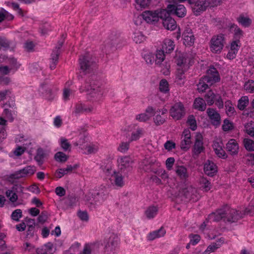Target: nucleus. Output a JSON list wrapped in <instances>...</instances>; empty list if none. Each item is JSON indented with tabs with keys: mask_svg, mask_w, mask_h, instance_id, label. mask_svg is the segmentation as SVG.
<instances>
[{
	"mask_svg": "<svg viewBox=\"0 0 254 254\" xmlns=\"http://www.w3.org/2000/svg\"><path fill=\"white\" fill-rule=\"evenodd\" d=\"M59 143L61 147L64 150H67L70 147V145L67 139L65 137H61L59 140Z\"/></svg>",
	"mask_w": 254,
	"mask_h": 254,
	"instance_id": "obj_62",
	"label": "nucleus"
},
{
	"mask_svg": "<svg viewBox=\"0 0 254 254\" xmlns=\"http://www.w3.org/2000/svg\"><path fill=\"white\" fill-rule=\"evenodd\" d=\"M230 30L234 34V38L230 42V47L228 53L226 55L227 59L232 60L237 56L241 45L240 39L243 35L242 31L237 25L231 24L230 25Z\"/></svg>",
	"mask_w": 254,
	"mask_h": 254,
	"instance_id": "obj_4",
	"label": "nucleus"
},
{
	"mask_svg": "<svg viewBox=\"0 0 254 254\" xmlns=\"http://www.w3.org/2000/svg\"><path fill=\"white\" fill-rule=\"evenodd\" d=\"M244 132L250 137H254V121H249L244 124Z\"/></svg>",
	"mask_w": 254,
	"mask_h": 254,
	"instance_id": "obj_34",
	"label": "nucleus"
},
{
	"mask_svg": "<svg viewBox=\"0 0 254 254\" xmlns=\"http://www.w3.org/2000/svg\"><path fill=\"white\" fill-rule=\"evenodd\" d=\"M132 38L136 44H141V43L144 42L146 40L145 35L143 34L141 31L139 30H135L134 31Z\"/></svg>",
	"mask_w": 254,
	"mask_h": 254,
	"instance_id": "obj_38",
	"label": "nucleus"
},
{
	"mask_svg": "<svg viewBox=\"0 0 254 254\" xmlns=\"http://www.w3.org/2000/svg\"><path fill=\"white\" fill-rule=\"evenodd\" d=\"M8 46V44L3 40H0V63L4 62L8 64L10 67L8 66H0V74L1 75H6L9 73H14L19 68L20 64L18 63L14 58L5 57L2 55Z\"/></svg>",
	"mask_w": 254,
	"mask_h": 254,
	"instance_id": "obj_3",
	"label": "nucleus"
},
{
	"mask_svg": "<svg viewBox=\"0 0 254 254\" xmlns=\"http://www.w3.org/2000/svg\"><path fill=\"white\" fill-rule=\"evenodd\" d=\"M243 162L248 166H254V154L249 153L243 157Z\"/></svg>",
	"mask_w": 254,
	"mask_h": 254,
	"instance_id": "obj_58",
	"label": "nucleus"
},
{
	"mask_svg": "<svg viewBox=\"0 0 254 254\" xmlns=\"http://www.w3.org/2000/svg\"><path fill=\"white\" fill-rule=\"evenodd\" d=\"M166 230L163 228H161L158 230L150 232L147 236V239L149 241H153L157 238L164 236L166 234Z\"/></svg>",
	"mask_w": 254,
	"mask_h": 254,
	"instance_id": "obj_36",
	"label": "nucleus"
},
{
	"mask_svg": "<svg viewBox=\"0 0 254 254\" xmlns=\"http://www.w3.org/2000/svg\"><path fill=\"white\" fill-rule=\"evenodd\" d=\"M6 122L5 120L0 117V143L6 136V133L4 127V126H5Z\"/></svg>",
	"mask_w": 254,
	"mask_h": 254,
	"instance_id": "obj_52",
	"label": "nucleus"
},
{
	"mask_svg": "<svg viewBox=\"0 0 254 254\" xmlns=\"http://www.w3.org/2000/svg\"><path fill=\"white\" fill-rule=\"evenodd\" d=\"M136 6L139 8H146L151 5L152 0H135Z\"/></svg>",
	"mask_w": 254,
	"mask_h": 254,
	"instance_id": "obj_51",
	"label": "nucleus"
},
{
	"mask_svg": "<svg viewBox=\"0 0 254 254\" xmlns=\"http://www.w3.org/2000/svg\"><path fill=\"white\" fill-rule=\"evenodd\" d=\"M93 107L89 106L86 107L84 104H78L75 106V112L76 113H82V112H90L92 111Z\"/></svg>",
	"mask_w": 254,
	"mask_h": 254,
	"instance_id": "obj_56",
	"label": "nucleus"
},
{
	"mask_svg": "<svg viewBox=\"0 0 254 254\" xmlns=\"http://www.w3.org/2000/svg\"><path fill=\"white\" fill-rule=\"evenodd\" d=\"M165 10L166 13L163 14L161 17V19L163 20V25L167 30L174 31L177 27V23L176 20L170 16L172 13L169 12L168 10V3Z\"/></svg>",
	"mask_w": 254,
	"mask_h": 254,
	"instance_id": "obj_14",
	"label": "nucleus"
},
{
	"mask_svg": "<svg viewBox=\"0 0 254 254\" xmlns=\"http://www.w3.org/2000/svg\"><path fill=\"white\" fill-rule=\"evenodd\" d=\"M68 158L67 155L62 152H58L55 154V159L57 162H64Z\"/></svg>",
	"mask_w": 254,
	"mask_h": 254,
	"instance_id": "obj_59",
	"label": "nucleus"
},
{
	"mask_svg": "<svg viewBox=\"0 0 254 254\" xmlns=\"http://www.w3.org/2000/svg\"><path fill=\"white\" fill-rule=\"evenodd\" d=\"M14 16L7 12V11L3 10V8L0 9V22L5 18L7 20H12Z\"/></svg>",
	"mask_w": 254,
	"mask_h": 254,
	"instance_id": "obj_61",
	"label": "nucleus"
},
{
	"mask_svg": "<svg viewBox=\"0 0 254 254\" xmlns=\"http://www.w3.org/2000/svg\"><path fill=\"white\" fill-rule=\"evenodd\" d=\"M223 0H192L190 6L193 13L195 15H200L203 11L205 10L208 6H215Z\"/></svg>",
	"mask_w": 254,
	"mask_h": 254,
	"instance_id": "obj_5",
	"label": "nucleus"
},
{
	"mask_svg": "<svg viewBox=\"0 0 254 254\" xmlns=\"http://www.w3.org/2000/svg\"><path fill=\"white\" fill-rule=\"evenodd\" d=\"M181 36L182 37V42L186 47L193 46L196 40V37L190 28L186 27L182 31V35L180 29L179 28L176 38L177 40H179Z\"/></svg>",
	"mask_w": 254,
	"mask_h": 254,
	"instance_id": "obj_7",
	"label": "nucleus"
},
{
	"mask_svg": "<svg viewBox=\"0 0 254 254\" xmlns=\"http://www.w3.org/2000/svg\"><path fill=\"white\" fill-rule=\"evenodd\" d=\"M154 166H160V163L157 162L156 160H153L151 161H148L147 160H144L142 162L141 167L142 170H144L147 172L149 171H152L155 174L159 175L162 179H167L168 178V175L165 170L160 168L158 170H155L154 169Z\"/></svg>",
	"mask_w": 254,
	"mask_h": 254,
	"instance_id": "obj_9",
	"label": "nucleus"
},
{
	"mask_svg": "<svg viewBox=\"0 0 254 254\" xmlns=\"http://www.w3.org/2000/svg\"><path fill=\"white\" fill-rule=\"evenodd\" d=\"M204 172L205 175L209 177L216 174L218 171V168L216 164L210 160H207L204 164Z\"/></svg>",
	"mask_w": 254,
	"mask_h": 254,
	"instance_id": "obj_24",
	"label": "nucleus"
},
{
	"mask_svg": "<svg viewBox=\"0 0 254 254\" xmlns=\"http://www.w3.org/2000/svg\"><path fill=\"white\" fill-rule=\"evenodd\" d=\"M222 243H223V241L220 239L219 242L217 243H213L207 247L206 250L204 252V254H209V253L215 252L219 247L221 246Z\"/></svg>",
	"mask_w": 254,
	"mask_h": 254,
	"instance_id": "obj_53",
	"label": "nucleus"
},
{
	"mask_svg": "<svg viewBox=\"0 0 254 254\" xmlns=\"http://www.w3.org/2000/svg\"><path fill=\"white\" fill-rule=\"evenodd\" d=\"M234 122L230 121L229 119H224L223 122L222 129L224 131H229L234 130L235 128Z\"/></svg>",
	"mask_w": 254,
	"mask_h": 254,
	"instance_id": "obj_47",
	"label": "nucleus"
},
{
	"mask_svg": "<svg viewBox=\"0 0 254 254\" xmlns=\"http://www.w3.org/2000/svg\"><path fill=\"white\" fill-rule=\"evenodd\" d=\"M206 78V75L202 77L197 84V90L199 93L204 92L208 88V85Z\"/></svg>",
	"mask_w": 254,
	"mask_h": 254,
	"instance_id": "obj_42",
	"label": "nucleus"
},
{
	"mask_svg": "<svg viewBox=\"0 0 254 254\" xmlns=\"http://www.w3.org/2000/svg\"><path fill=\"white\" fill-rule=\"evenodd\" d=\"M225 108L226 115H227L228 117H232V116L235 115V108H234L232 102L230 101V100H228L225 102Z\"/></svg>",
	"mask_w": 254,
	"mask_h": 254,
	"instance_id": "obj_39",
	"label": "nucleus"
},
{
	"mask_svg": "<svg viewBox=\"0 0 254 254\" xmlns=\"http://www.w3.org/2000/svg\"><path fill=\"white\" fill-rule=\"evenodd\" d=\"M165 60V55L161 48L160 50L156 51L155 55V64L157 65H160L162 62Z\"/></svg>",
	"mask_w": 254,
	"mask_h": 254,
	"instance_id": "obj_40",
	"label": "nucleus"
},
{
	"mask_svg": "<svg viewBox=\"0 0 254 254\" xmlns=\"http://www.w3.org/2000/svg\"><path fill=\"white\" fill-rule=\"evenodd\" d=\"M168 112L167 108H163L159 109L156 111H154L153 115H154L153 120L156 125L163 124L166 120V117L165 116Z\"/></svg>",
	"mask_w": 254,
	"mask_h": 254,
	"instance_id": "obj_23",
	"label": "nucleus"
},
{
	"mask_svg": "<svg viewBox=\"0 0 254 254\" xmlns=\"http://www.w3.org/2000/svg\"><path fill=\"white\" fill-rule=\"evenodd\" d=\"M120 239L117 235L115 234L110 235L105 246V249L107 254H112V253H114L118 247Z\"/></svg>",
	"mask_w": 254,
	"mask_h": 254,
	"instance_id": "obj_18",
	"label": "nucleus"
},
{
	"mask_svg": "<svg viewBox=\"0 0 254 254\" xmlns=\"http://www.w3.org/2000/svg\"><path fill=\"white\" fill-rule=\"evenodd\" d=\"M170 115L174 120L181 119L185 115V110L183 104L180 102L174 104L170 108Z\"/></svg>",
	"mask_w": 254,
	"mask_h": 254,
	"instance_id": "obj_15",
	"label": "nucleus"
},
{
	"mask_svg": "<svg viewBox=\"0 0 254 254\" xmlns=\"http://www.w3.org/2000/svg\"><path fill=\"white\" fill-rule=\"evenodd\" d=\"M178 195L180 196L184 195L187 198L191 199L192 201H197L199 197L195 189L189 185H186L185 188H181Z\"/></svg>",
	"mask_w": 254,
	"mask_h": 254,
	"instance_id": "obj_17",
	"label": "nucleus"
},
{
	"mask_svg": "<svg viewBox=\"0 0 254 254\" xmlns=\"http://www.w3.org/2000/svg\"><path fill=\"white\" fill-rule=\"evenodd\" d=\"M26 150V146H22L17 144V147L10 153V156L12 157H17L20 156Z\"/></svg>",
	"mask_w": 254,
	"mask_h": 254,
	"instance_id": "obj_43",
	"label": "nucleus"
},
{
	"mask_svg": "<svg viewBox=\"0 0 254 254\" xmlns=\"http://www.w3.org/2000/svg\"><path fill=\"white\" fill-rule=\"evenodd\" d=\"M159 91L163 93H168L170 88H169V84L166 79H162L159 82Z\"/></svg>",
	"mask_w": 254,
	"mask_h": 254,
	"instance_id": "obj_49",
	"label": "nucleus"
},
{
	"mask_svg": "<svg viewBox=\"0 0 254 254\" xmlns=\"http://www.w3.org/2000/svg\"><path fill=\"white\" fill-rule=\"evenodd\" d=\"M161 46L165 54H170L175 49V43L173 40L165 39L162 42Z\"/></svg>",
	"mask_w": 254,
	"mask_h": 254,
	"instance_id": "obj_28",
	"label": "nucleus"
},
{
	"mask_svg": "<svg viewBox=\"0 0 254 254\" xmlns=\"http://www.w3.org/2000/svg\"><path fill=\"white\" fill-rule=\"evenodd\" d=\"M36 171V167L35 166H27L21 170L16 171L8 177L10 182H13L15 179H21V178L30 177L35 174Z\"/></svg>",
	"mask_w": 254,
	"mask_h": 254,
	"instance_id": "obj_11",
	"label": "nucleus"
},
{
	"mask_svg": "<svg viewBox=\"0 0 254 254\" xmlns=\"http://www.w3.org/2000/svg\"><path fill=\"white\" fill-rule=\"evenodd\" d=\"M15 142L22 146H25V150L29 144H31V139L29 136L24 134H18L15 138Z\"/></svg>",
	"mask_w": 254,
	"mask_h": 254,
	"instance_id": "obj_31",
	"label": "nucleus"
},
{
	"mask_svg": "<svg viewBox=\"0 0 254 254\" xmlns=\"http://www.w3.org/2000/svg\"><path fill=\"white\" fill-rule=\"evenodd\" d=\"M158 212L157 206L151 205L147 207L145 211L144 215L147 219H152L156 216Z\"/></svg>",
	"mask_w": 254,
	"mask_h": 254,
	"instance_id": "obj_35",
	"label": "nucleus"
},
{
	"mask_svg": "<svg viewBox=\"0 0 254 254\" xmlns=\"http://www.w3.org/2000/svg\"><path fill=\"white\" fill-rule=\"evenodd\" d=\"M15 114V110L14 108V106H10L9 108H4L3 112V115L5 117L7 118L9 121H12L13 120V116Z\"/></svg>",
	"mask_w": 254,
	"mask_h": 254,
	"instance_id": "obj_41",
	"label": "nucleus"
},
{
	"mask_svg": "<svg viewBox=\"0 0 254 254\" xmlns=\"http://www.w3.org/2000/svg\"><path fill=\"white\" fill-rule=\"evenodd\" d=\"M212 148L217 157L221 159H226L228 155L223 148V143L221 139L214 140L212 144Z\"/></svg>",
	"mask_w": 254,
	"mask_h": 254,
	"instance_id": "obj_20",
	"label": "nucleus"
},
{
	"mask_svg": "<svg viewBox=\"0 0 254 254\" xmlns=\"http://www.w3.org/2000/svg\"><path fill=\"white\" fill-rule=\"evenodd\" d=\"M254 214V197L249 203V206L245 209L237 210L228 207L217 210L216 212L209 215L210 221H218L224 219L230 222H235L246 214Z\"/></svg>",
	"mask_w": 254,
	"mask_h": 254,
	"instance_id": "obj_1",
	"label": "nucleus"
},
{
	"mask_svg": "<svg viewBox=\"0 0 254 254\" xmlns=\"http://www.w3.org/2000/svg\"><path fill=\"white\" fill-rule=\"evenodd\" d=\"M249 104V97L244 95L240 97L237 103V108L241 111H244Z\"/></svg>",
	"mask_w": 254,
	"mask_h": 254,
	"instance_id": "obj_37",
	"label": "nucleus"
},
{
	"mask_svg": "<svg viewBox=\"0 0 254 254\" xmlns=\"http://www.w3.org/2000/svg\"><path fill=\"white\" fill-rule=\"evenodd\" d=\"M243 145L246 150L249 151H254V140L250 138H245L243 139Z\"/></svg>",
	"mask_w": 254,
	"mask_h": 254,
	"instance_id": "obj_54",
	"label": "nucleus"
},
{
	"mask_svg": "<svg viewBox=\"0 0 254 254\" xmlns=\"http://www.w3.org/2000/svg\"><path fill=\"white\" fill-rule=\"evenodd\" d=\"M244 89L248 93L254 92V81L252 79H249L245 82L244 85Z\"/></svg>",
	"mask_w": 254,
	"mask_h": 254,
	"instance_id": "obj_57",
	"label": "nucleus"
},
{
	"mask_svg": "<svg viewBox=\"0 0 254 254\" xmlns=\"http://www.w3.org/2000/svg\"><path fill=\"white\" fill-rule=\"evenodd\" d=\"M206 104L203 98L197 97L193 101V108L197 110L203 111L205 110Z\"/></svg>",
	"mask_w": 254,
	"mask_h": 254,
	"instance_id": "obj_33",
	"label": "nucleus"
},
{
	"mask_svg": "<svg viewBox=\"0 0 254 254\" xmlns=\"http://www.w3.org/2000/svg\"><path fill=\"white\" fill-rule=\"evenodd\" d=\"M174 62L177 65L175 72L177 81L185 78V73L192 65V61L187 53H177Z\"/></svg>",
	"mask_w": 254,
	"mask_h": 254,
	"instance_id": "obj_2",
	"label": "nucleus"
},
{
	"mask_svg": "<svg viewBox=\"0 0 254 254\" xmlns=\"http://www.w3.org/2000/svg\"><path fill=\"white\" fill-rule=\"evenodd\" d=\"M187 124L192 130H195L196 129L197 127L196 121L193 115H190L188 117Z\"/></svg>",
	"mask_w": 254,
	"mask_h": 254,
	"instance_id": "obj_55",
	"label": "nucleus"
},
{
	"mask_svg": "<svg viewBox=\"0 0 254 254\" xmlns=\"http://www.w3.org/2000/svg\"><path fill=\"white\" fill-rule=\"evenodd\" d=\"M200 188L204 191H208L210 190L211 188V183L208 180V179L202 177L200 179L199 181Z\"/></svg>",
	"mask_w": 254,
	"mask_h": 254,
	"instance_id": "obj_48",
	"label": "nucleus"
},
{
	"mask_svg": "<svg viewBox=\"0 0 254 254\" xmlns=\"http://www.w3.org/2000/svg\"><path fill=\"white\" fill-rule=\"evenodd\" d=\"M238 22L244 27H248L251 24L252 21L248 16L241 15L237 19Z\"/></svg>",
	"mask_w": 254,
	"mask_h": 254,
	"instance_id": "obj_50",
	"label": "nucleus"
},
{
	"mask_svg": "<svg viewBox=\"0 0 254 254\" xmlns=\"http://www.w3.org/2000/svg\"><path fill=\"white\" fill-rule=\"evenodd\" d=\"M206 79L209 85H212L216 82L220 81V75L217 69L213 66H211L207 71Z\"/></svg>",
	"mask_w": 254,
	"mask_h": 254,
	"instance_id": "obj_21",
	"label": "nucleus"
},
{
	"mask_svg": "<svg viewBox=\"0 0 254 254\" xmlns=\"http://www.w3.org/2000/svg\"><path fill=\"white\" fill-rule=\"evenodd\" d=\"M142 57L147 64H152L155 62V56L149 51H145L142 54Z\"/></svg>",
	"mask_w": 254,
	"mask_h": 254,
	"instance_id": "obj_45",
	"label": "nucleus"
},
{
	"mask_svg": "<svg viewBox=\"0 0 254 254\" xmlns=\"http://www.w3.org/2000/svg\"><path fill=\"white\" fill-rule=\"evenodd\" d=\"M168 3V11L178 17H184L187 14V9L184 5L177 2H166Z\"/></svg>",
	"mask_w": 254,
	"mask_h": 254,
	"instance_id": "obj_13",
	"label": "nucleus"
},
{
	"mask_svg": "<svg viewBox=\"0 0 254 254\" xmlns=\"http://www.w3.org/2000/svg\"><path fill=\"white\" fill-rule=\"evenodd\" d=\"M192 144L191 133L188 128H185L182 133L180 147L182 150L188 151Z\"/></svg>",
	"mask_w": 254,
	"mask_h": 254,
	"instance_id": "obj_19",
	"label": "nucleus"
},
{
	"mask_svg": "<svg viewBox=\"0 0 254 254\" xmlns=\"http://www.w3.org/2000/svg\"><path fill=\"white\" fill-rule=\"evenodd\" d=\"M205 99L209 106H211L215 102L216 106L219 109L223 108V101L221 96L215 94L212 90L209 91L205 95Z\"/></svg>",
	"mask_w": 254,
	"mask_h": 254,
	"instance_id": "obj_16",
	"label": "nucleus"
},
{
	"mask_svg": "<svg viewBox=\"0 0 254 254\" xmlns=\"http://www.w3.org/2000/svg\"><path fill=\"white\" fill-rule=\"evenodd\" d=\"M175 172L176 175L180 179L186 180L189 177V173L188 172L187 168L185 166H176L175 168Z\"/></svg>",
	"mask_w": 254,
	"mask_h": 254,
	"instance_id": "obj_29",
	"label": "nucleus"
},
{
	"mask_svg": "<svg viewBox=\"0 0 254 254\" xmlns=\"http://www.w3.org/2000/svg\"><path fill=\"white\" fill-rule=\"evenodd\" d=\"M23 249L26 252H28L31 253H36V249L35 248V246L31 243H25L23 245Z\"/></svg>",
	"mask_w": 254,
	"mask_h": 254,
	"instance_id": "obj_63",
	"label": "nucleus"
},
{
	"mask_svg": "<svg viewBox=\"0 0 254 254\" xmlns=\"http://www.w3.org/2000/svg\"><path fill=\"white\" fill-rule=\"evenodd\" d=\"M80 69L85 71L91 66V62H90L88 57H81L80 59L79 62Z\"/></svg>",
	"mask_w": 254,
	"mask_h": 254,
	"instance_id": "obj_44",
	"label": "nucleus"
},
{
	"mask_svg": "<svg viewBox=\"0 0 254 254\" xmlns=\"http://www.w3.org/2000/svg\"><path fill=\"white\" fill-rule=\"evenodd\" d=\"M167 13L165 9L145 10L143 11L141 16L143 19L148 24H155L161 19L162 15Z\"/></svg>",
	"mask_w": 254,
	"mask_h": 254,
	"instance_id": "obj_6",
	"label": "nucleus"
},
{
	"mask_svg": "<svg viewBox=\"0 0 254 254\" xmlns=\"http://www.w3.org/2000/svg\"><path fill=\"white\" fill-rule=\"evenodd\" d=\"M98 143L87 144L84 147V152L85 153H93L96 152L99 149Z\"/></svg>",
	"mask_w": 254,
	"mask_h": 254,
	"instance_id": "obj_46",
	"label": "nucleus"
},
{
	"mask_svg": "<svg viewBox=\"0 0 254 254\" xmlns=\"http://www.w3.org/2000/svg\"><path fill=\"white\" fill-rule=\"evenodd\" d=\"M106 181L115 188H123L125 185V177L121 171L113 170L107 175Z\"/></svg>",
	"mask_w": 254,
	"mask_h": 254,
	"instance_id": "obj_8",
	"label": "nucleus"
},
{
	"mask_svg": "<svg viewBox=\"0 0 254 254\" xmlns=\"http://www.w3.org/2000/svg\"><path fill=\"white\" fill-rule=\"evenodd\" d=\"M154 113V108L152 106H148L144 113L136 115L135 119L139 122H146L149 120Z\"/></svg>",
	"mask_w": 254,
	"mask_h": 254,
	"instance_id": "obj_26",
	"label": "nucleus"
},
{
	"mask_svg": "<svg viewBox=\"0 0 254 254\" xmlns=\"http://www.w3.org/2000/svg\"><path fill=\"white\" fill-rule=\"evenodd\" d=\"M225 45L224 36L222 34L213 36L210 39L209 47L211 53L220 54Z\"/></svg>",
	"mask_w": 254,
	"mask_h": 254,
	"instance_id": "obj_10",
	"label": "nucleus"
},
{
	"mask_svg": "<svg viewBox=\"0 0 254 254\" xmlns=\"http://www.w3.org/2000/svg\"><path fill=\"white\" fill-rule=\"evenodd\" d=\"M205 148L204 146V138L203 134L200 132H196L193 146L192 148V154L199 155L201 153L204 152Z\"/></svg>",
	"mask_w": 254,
	"mask_h": 254,
	"instance_id": "obj_12",
	"label": "nucleus"
},
{
	"mask_svg": "<svg viewBox=\"0 0 254 254\" xmlns=\"http://www.w3.org/2000/svg\"><path fill=\"white\" fill-rule=\"evenodd\" d=\"M226 148L229 154L231 155L238 154L240 150L239 143L235 139H229L226 145Z\"/></svg>",
	"mask_w": 254,
	"mask_h": 254,
	"instance_id": "obj_27",
	"label": "nucleus"
},
{
	"mask_svg": "<svg viewBox=\"0 0 254 254\" xmlns=\"http://www.w3.org/2000/svg\"><path fill=\"white\" fill-rule=\"evenodd\" d=\"M39 92L47 99H49L51 91L48 85L45 84L41 86L39 88Z\"/></svg>",
	"mask_w": 254,
	"mask_h": 254,
	"instance_id": "obj_60",
	"label": "nucleus"
},
{
	"mask_svg": "<svg viewBox=\"0 0 254 254\" xmlns=\"http://www.w3.org/2000/svg\"><path fill=\"white\" fill-rule=\"evenodd\" d=\"M206 113L212 125L216 127L219 126L221 117L218 111L213 108H208Z\"/></svg>",
	"mask_w": 254,
	"mask_h": 254,
	"instance_id": "obj_22",
	"label": "nucleus"
},
{
	"mask_svg": "<svg viewBox=\"0 0 254 254\" xmlns=\"http://www.w3.org/2000/svg\"><path fill=\"white\" fill-rule=\"evenodd\" d=\"M49 154V152L48 150H45L43 148H39L37 150V153L34 159L39 164H42L44 162L45 159L47 157Z\"/></svg>",
	"mask_w": 254,
	"mask_h": 254,
	"instance_id": "obj_30",
	"label": "nucleus"
},
{
	"mask_svg": "<svg viewBox=\"0 0 254 254\" xmlns=\"http://www.w3.org/2000/svg\"><path fill=\"white\" fill-rule=\"evenodd\" d=\"M53 253V245L52 243L46 244V245L36 250L37 254H52Z\"/></svg>",
	"mask_w": 254,
	"mask_h": 254,
	"instance_id": "obj_32",
	"label": "nucleus"
},
{
	"mask_svg": "<svg viewBox=\"0 0 254 254\" xmlns=\"http://www.w3.org/2000/svg\"><path fill=\"white\" fill-rule=\"evenodd\" d=\"M131 159L128 156H121L117 159V166L122 173L128 169L130 166Z\"/></svg>",
	"mask_w": 254,
	"mask_h": 254,
	"instance_id": "obj_25",
	"label": "nucleus"
},
{
	"mask_svg": "<svg viewBox=\"0 0 254 254\" xmlns=\"http://www.w3.org/2000/svg\"><path fill=\"white\" fill-rule=\"evenodd\" d=\"M22 216V211L21 209L15 210L11 214V218L13 221H18Z\"/></svg>",
	"mask_w": 254,
	"mask_h": 254,
	"instance_id": "obj_64",
	"label": "nucleus"
}]
</instances>
